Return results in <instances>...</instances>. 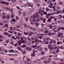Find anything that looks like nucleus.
<instances>
[{"instance_id":"obj_1","label":"nucleus","mask_w":64,"mask_h":64,"mask_svg":"<svg viewBox=\"0 0 64 64\" xmlns=\"http://www.w3.org/2000/svg\"><path fill=\"white\" fill-rule=\"evenodd\" d=\"M38 35H40V36H38V38L40 39H42V38L44 36V35H45V34H38Z\"/></svg>"},{"instance_id":"obj_2","label":"nucleus","mask_w":64,"mask_h":64,"mask_svg":"<svg viewBox=\"0 0 64 64\" xmlns=\"http://www.w3.org/2000/svg\"><path fill=\"white\" fill-rule=\"evenodd\" d=\"M0 3H2V4H5V5H9V3L8 2H6L5 1H1L0 2Z\"/></svg>"},{"instance_id":"obj_3","label":"nucleus","mask_w":64,"mask_h":64,"mask_svg":"<svg viewBox=\"0 0 64 64\" xmlns=\"http://www.w3.org/2000/svg\"><path fill=\"white\" fill-rule=\"evenodd\" d=\"M12 38L16 40L17 39L18 40L20 39V38H19V37L18 36H13Z\"/></svg>"},{"instance_id":"obj_4","label":"nucleus","mask_w":64,"mask_h":64,"mask_svg":"<svg viewBox=\"0 0 64 64\" xmlns=\"http://www.w3.org/2000/svg\"><path fill=\"white\" fill-rule=\"evenodd\" d=\"M30 21L32 22H33H33H35L36 21V19H34L33 18H32L31 16L30 18Z\"/></svg>"},{"instance_id":"obj_5","label":"nucleus","mask_w":64,"mask_h":64,"mask_svg":"<svg viewBox=\"0 0 64 64\" xmlns=\"http://www.w3.org/2000/svg\"><path fill=\"white\" fill-rule=\"evenodd\" d=\"M18 44L19 46H20L21 45V44H22V40H20L19 41L18 43Z\"/></svg>"},{"instance_id":"obj_6","label":"nucleus","mask_w":64,"mask_h":64,"mask_svg":"<svg viewBox=\"0 0 64 64\" xmlns=\"http://www.w3.org/2000/svg\"><path fill=\"white\" fill-rule=\"evenodd\" d=\"M45 35H46V36H47V35H48V36H51L52 35V34H51V33L50 32H49L48 34H45Z\"/></svg>"},{"instance_id":"obj_7","label":"nucleus","mask_w":64,"mask_h":64,"mask_svg":"<svg viewBox=\"0 0 64 64\" xmlns=\"http://www.w3.org/2000/svg\"><path fill=\"white\" fill-rule=\"evenodd\" d=\"M28 34L29 36H30L32 35V32H28Z\"/></svg>"},{"instance_id":"obj_8","label":"nucleus","mask_w":64,"mask_h":64,"mask_svg":"<svg viewBox=\"0 0 64 64\" xmlns=\"http://www.w3.org/2000/svg\"><path fill=\"white\" fill-rule=\"evenodd\" d=\"M33 10L34 9L33 8H30V11L29 12V13L30 14L31 13H32V12L33 11Z\"/></svg>"},{"instance_id":"obj_9","label":"nucleus","mask_w":64,"mask_h":64,"mask_svg":"<svg viewBox=\"0 0 64 64\" xmlns=\"http://www.w3.org/2000/svg\"><path fill=\"white\" fill-rule=\"evenodd\" d=\"M21 47L22 48H25L26 47V45L23 44L22 45Z\"/></svg>"},{"instance_id":"obj_10","label":"nucleus","mask_w":64,"mask_h":64,"mask_svg":"<svg viewBox=\"0 0 64 64\" xmlns=\"http://www.w3.org/2000/svg\"><path fill=\"white\" fill-rule=\"evenodd\" d=\"M53 28V26L52 25H50L49 26V28L50 29L52 30V28Z\"/></svg>"},{"instance_id":"obj_11","label":"nucleus","mask_w":64,"mask_h":64,"mask_svg":"<svg viewBox=\"0 0 64 64\" xmlns=\"http://www.w3.org/2000/svg\"><path fill=\"white\" fill-rule=\"evenodd\" d=\"M23 15H24V16H26V14H27V12L26 11H25L23 12Z\"/></svg>"},{"instance_id":"obj_12","label":"nucleus","mask_w":64,"mask_h":64,"mask_svg":"<svg viewBox=\"0 0 64 64\" xmlns=\"http://www.w3.org/2000/svg\"><path fill=\"white\" fill-rule=\"evenodd\" d=\"M39 48V50L40 51H41L42 50V47H41V46H40V48Z\"/></svg>"},{"instance_id":"obj_13","label":"nucleus","mask_w":64,"mask_h":64,"mask_svg":"<svg viewBox=\"0 0 64 64\" xmlns=\"http://www.w3.org/2000/svg\"><path fill=\"white\" fill-rule=\"evenodd\" d=\"M34 23L35 24V25H36V26H39V24L38 23L36 22H34Z\"/></svg>"},{"instance_id":"obj_14","label":"nucleus","mask_w":64,"mask_h":64,"mask_svg":"<svg viewBox=\"0 0 64 64\" xmlns=\"http://www.w3.org/2000/svg\"><path fill=\"white\" fill-rule=\"evenodd\" d=\"M53 31L54 32H56L57 31V30L56 29V28H54L53 29Z\"/></svg>"},{"instance_id":"obj_15","label":"nucleus","mask_w":64,"mask_h":64,"mask_svg":"<svg viewBox=\"0 0 64 64\" xmlns=\"http://www.w3.org/2000/svg\"><path fill=\"white\" fill-rule=\"evenodd\" d=\"M20 51H21L22 52H23L22 53V54H24L25 53H26V52H24L23 50H20Z\"/></svg>"},{"instance_id":"obj_16","label":"nucleus","mask_w":64,"mask_h":64,"mask_svg":"<svg viewBox=\"0 0 64 64\" xmlns=\"http://www.w3.org/2000/svg\"><path fill=\"white\" fill-rule=\"evenodd\" d=\"M32 35H37V32H32Z\"/></svg>"},{"instance_id":"obj_17","label":"nucleus","mask_w":64,"mask_h":64,"mask_svg":"<svg viewBox=\"0 0 64 64\" xmlns=\"http://www.w3.org/2000/svg\"><path fill=\"white\" fill-rule=\"evenodd\" d=\"M6 10H7V11H9L10 10V8H4Z\"/></svg>"},{"instance_id":"obj_18","label":"nucleus","mask_w":64,"mask_h":64,"mask_svg":"<svg viewBox=\"0 0 64 64\" xmlns=\"http://www.w3.org/2000/svg\"><path fill=\"white\" fill-rule=\"evenodd\" d=\"M10 44L12 45V46L14 45V42L13 41H11L10 42Z\"/></svg>"},{"instance_id":"obj_19","label":"nucleus","mask_w":64,"mask_h":64,"mask_svg":"<svg viewBox=\"0 0 64 64\" xmlns=\"http://www.w3.org/2000/svg\"><path fill=\"white\" fill-rule=\"evenodd\" d=\"M28 19H29V18L28 17H27V18H24V19L25 20H26V22H27L28 21Z\"/></svg>"},{"instance_id":"obj_20","label":"nucleus","mask_w":64,"mask_h":64,"mask_svg":"<svg viewBox=\"0 0 64 64\" xmlns=\"http://www.w3.org/2000/svg\"><path fill=\"white\" fill-rule=\"evenodd\" d=\"M30 29L32 30L33 31H35L36 29L35 28H30Z\"/></svg>"},{"instance_id":"obj_21","label":"nucleus","mask_w":64,"mask_h":64,"mask_svg":"<svg viewBox=\"0 0 64 64\" xmlns=\"http://www.w3.org/2000/svg\"><path fill=\"white\" fill-rule=\"evenodd\" d=\"M47 22H51V20L50 18H48V20H47Z\"/></svg>"},{"instance_id":"obj_22","label":"nucleus","mask_w":64,"mask_h":64,"mask_svg":"<svg viewBox=\"0 0 64 64\" xmlns=\"http://www.w3.org/2000/svg\"><path fill=\"white\" fill-rule=\"evenodd\" d=\"M31 17L34 19V18L36 17V16L35 15H33L32 16H31Z\"/></svg>"},{"instance_id":"obj_23","label":"nucleus","mask_w":64,"mask_h":64,"mask_svg":"<svg viewBox=\"0 0 64 64\" xmlns=\"http://www.w3.org/2000/svg\"><path fill=\"white\" fill-rule=\"evenodd\" d=\"M49 32V31L47 30H45L44 31L45 33H48Z\"/></svg>"},{"instance_id":"obj_24","label":"nucleus","mask_w":64,"mask_h":64,"mask_svg":"<svg viewBox=\"0 0 64 64\" xmlns=\"http://www.w3.org/2000/svg\"><path fill=\"white\" fill-rule=\"evenodd\" d=\"M61 36V34L60 33V32H59L58 34V35H57V36L58 37H60Z\"/></svg>"},{"instance_id":"obj_25","label":"nucleus","mask_w":64,"mask_h":64,"mask_svg":"<svg viewBox=\"0 0 64 64\" xmlns=\"http://www.w3.org/2000/svg\"><path fill=\"white\" fill-rule=\"evenodd\" d=\"M24 27L25 28H27V25L26 24H24Z\"/></svg>"},{"instance_id":"obj_26","label":"nucleus","mask_w":64,"mask_h":64,"mask_svg":"<svg viewBox=\"0 0 64 64\" xmlns=\"http://www.w3.org/2000/svg\"><path fill=\"white\" fill-rule=\"evenodd\" d=\"M53 19L54 18V16H50V18H49L51 20H52V19H53Z\"/></svg>"},{"instance_id":"obj_27","label":"nucleus","mask_w":64,"mask_h":64,"mask_svg":"<svg viewBox=\"0 0 64 64\" xmlns=\"http://www.w3.org/2000/svg\"><path fill=\"white\" fill-rule=\"evenodd\" d=\"M12 22H16V20L14 18H12Z\"/></svg>"},{"instance_id":"obj_28","label":"nucleus","mask_w":64,"mask_h":64,"mask_svg":"<svg viewBox=\"0 0 64 64\" xmlns=\"http://www.w3.org/2000/svg\"><path fill=\"white\" fill-rule=\"evenodd\" d=\"M10 52H11V53L13 52V53H14V51L13 50H10Z\"/></svg>"},{"instance_id":"obj_29","label":"nucleus","mask_w":64,"mask_h":64,"mask_svg":"<svg viewBox=\"0 0 64 64\" xmlns=\"http://www.w3.org/2000/svg\"><path fill=\"white\" fill-rule=\"evenodd\" d=\"M35 42L36 43H37V42H39V40H38L37 39H36L35 40Z\"/></svg>"},{"instance_id":"obj_30","label":"nucleus","mask_w":64,"mask_h":64,"mask_svg":"<svg viewBox=\"0 0 64 64\" xmlns=\"http://www.w3.org/2000/svg\"><path fill=\"white\" fill-rule=\"evenodd\" d=\"M29 63L30 64V63L29 62H25L24 63V64H29Z\"/></svg>"},{"instance_id":"obj_31","label":"nucleus","mask_w":64,"mask_h":64,"mask_svg":"<svg viewBox=\"0 0 64 64\" xmlns=\"http://www.w3.org/2000/svg\"><path fill=\"white\" fill-rule=\"evenodd\" d=\"M18 35L19 36H21V35H22V34H21L20 32H18Z\"/></svg>"},{"instance_id":"obj_32","label":"nucleus","mask_w":64,"mask_h":64,"mask_svg":"<svg viewBox=\"0 0 64 64\" xmlns=\"http://www.w3.org/2000/svg\"><path fill=\"white\" fill-rule=\"evenodd\" d=\"M25 49H26V50H27L28 51H29V48L28 47H26L25 48Z\"/></svg>"},{"instance_id":"obj_33","label":"nucleus","mask_w":64,"mask_h":64,"mask_svg":"<svg viewBox=\"0 0 64 64\" xmlns=\"http://www.w3.org/2000/svg\"><path fill=\"white\" fill-rule=\"evenodd\" d=\"M36 46V45H34L33 46H32V48H35L36 46Z\"/></svg>"},{"instance_id":"obj_34","label":"nucleus","mask_w":64,"mask_h":64,"mask_svg":"<svg viewBox=\"0 0 64 64\" xmlns=\"http://www.w3.org/2000/svg\"><path fill=\"white\" fill-rule=\"evenodd\" d=\"M46 19L44 18L43 20V23H45V21H46Z\"/></svg>"},{"instance_id":"obj_35","label":"nucleus","mask_w":64,"mask_h":64,"mask_svg":"<svg viewBox=\"0 0 64 64\" xmlns=\"http://www.w3.org/2000/svg\"><path fill=\"white\" fill-rule=\"evenodd\" d=\"M48 42L47 41H46L45 42V44H48Z\"/></svg>"},{"instance_id":"obj_36","label":"nucleus","mask_w":64,"mask_h":64,"mask_svg":"<svg viewBox=\"0 0 64 64\" xmlns=\"http://www.w3.org/2000/svg\"><path fill=\"white\" fill-rule=\"evenodd\" d=\"M11 56H17V55L16 54H11Z\"/></svg>"},{"instance_id":"obj_37","label":"nucleus","mask_w":64,"mask_h":64,"mask_svg":"<svg viewBox=\"0 0 64 64\" xmlns=\"http://www.w3.org/2000/svg\"><path fill=\"white\" fill-rule=\"evenodd\" d=\"M24 35H28V34L27 32H24Z\"/></svg>"},{"instance_id":"obj_38","label":"nucleus","mask_w":64,"mask_h":64,"mask_svg":"<svg viewBox=\"0 0 64 64\" xmlns=\"http://www.w3.org/2000/svg\"><path fill=\"white\" fill-rule=\"evenodd\" d=\"M46 17L48 19L49 18V15L48 14H47L46 15Z\"/></svg>"},{"instance_id":"obj_39","label":"nucleus","mask_w":64,"mask_h":64,"mask_svg":"<svg viewBox=\"0 0 64 64\" xmlns=\"http://www.w3.org/2000/svg\"><path fill=\"white\" fill-rule=\"evenodd\" d=\"M32 54L31 55L32 57H34V56H35V54Z\"/></svg>"},{"instance_id":"obj_40","label":"nucleus","mask_w":64,"mask_h":64,"mask_svg":"<svg viewBox=\"0 0 64 64\" xmlns=\"http://www.w3.org/2000/svg\"><path fill=\"white\" fill-rule=\"evenodd\" d=\"M10 18V16H8L6 17L7 19H9Z\"/></svg>"},{"instance_id":"obj_41","label":"nucleus","mask_w":64,"mask_h":64,"mask_svg":"<svg viewBox=\"0 0 64 64\" xmlns=\"http://www.w3.org/2000/svg\"><path fill=\"white\" fill-rule=\"evenodd\" d=\"M27 38L28 39V40H29V41H30V42H31V41H32V40H30V38Z\"/></svg>"},{"instance_id":"obj_42","label":"nucleus","mask_w":64,"mask_h":64,"mask_svg":"<svg viewBox=\"0 0 64 64\" xmlns=\"http://www.w3.org/2000/svg\"><path fill=\"white\" fill-rule=\"evenodd\" d=\"M8 32H9V33H11V34H12V33H13V32L11 31H8Z\"/></svg>"},{"instance_id":"obj_43","label":"nucleus","mask_w":64,"mask_h":64,"mask_svg":"<svg viewBox=\"0 0 64 64\" xmlns=\"http://www.w3.org/2000/svg\"><path fill=\"white\" fill-rule=\"evenodd\" d=\"M44 15H46L47 14V12H44Z\"/></svg>"},{"instance_id":"obj_44","label":"nucleus","mask_w":64,"mask_h":64,"mask_svg":"<svg viewBox=\"0 0 64 64\" xmlns=\"http://www.w3.org/2000/svg\"><path fill=\"white\" fill-rule=\"evenodd\" d=\"M63 3L62 2H58V4H62Z\"/></svg>"},{"instance_id":"obj_45","label":"nucleus","mask_w":64,"mask_h":64,"mask_svg":"<svg viewBox=\"0 0 64 64\" xmlns=\"http://www.w3.org/2000/svg\"><path fill=\"white\" fill-rule=\"evenodd\" d=\"M34 50L36 52H38V50L37 48H35Z\"/></svg>"},{"instance_id":"obj_46","label":"nucleus","mask_w":64,"mask_h":64,"mask_svg":"<svg viewBox=\"0 0 64 64\" xmlns=\"http://www.w3.org/2000/svg\"><path fill=\"white\" fill-rule=\"evenodd\" d=\"M36 17L37 18H39V15H36Z\"/></svg>"},{"instance_id":"obj_47","label":"nucleus","mask_w":64,"mask_h":64,"mask_svg":"<svg viewBox=\"0 0 64 64\" xmlns=\"http://www.w3.org/2000/svg\"><path fill=\"white\" fill-rule=\"evenodd\" d=\"M10 12H11V13L13 12V10H12V9H11L10 8Z\"/></svg>"},{"instance_id":"obj_48","label":"nucleus","mask_w":64,"mask_h":64,"mask_svg":"<svg viewBox=\"0 0 64 64\" xmlns=\"http://www.w3.org/2000/svg\"><path fill=\"white\" fill-rule=\"evenodd\" d=\"M53 48L52 46H51L50 48H49V49L50 50H52L53 49Z\"/></svg>"},{"instance_id":"obj_49","label":"nucleus","mask_w":64,"mask_h":64,"mask_svg":"<svg viewBox=\"0 0 64 64\" xmlns=\"http://www.w3.org/2000/svg\"><path fill=\"white\" fill-rule=\"evenodd\" d=\"M46 11H48V10H49V8H46Z\"/></svg>"},{"instance_id":"obj_50","label":"nucleus","mask_w":64,"mask_h":64,"mask_svg":"<svg viewBox=\"0 0 64 64\" xmlns=\"http://www.w3.org/2000/svg\"><path fill=\"white\" fill-rule=\"evenodd\" d=\"M28 4H26L25 5H24V7H27L28 6Z\"/></svg>"},{"instance_id":"obj_51","label":"nucleus","mask_w":64,"mask_h":64,"mask_svg":"<svg viewBox=\"0 0 64 64\" xmlns=\"http://www.w3.org/2000/svg\"><path fill=\"white\" fill-rule=\"evenodd\" d=\"M44 52H41V55H43V54H44Z\"/></svg>"},{"instance_id":"obj_52","label":"nucleus","mask_w":64,"mask_h":64,"mask_svg":"<svg viewBox=\"0 0 64 64\" xmlns=\"http://www.w3.org/2000/svg\"><path fill=\"white\" fill-rule=\"evenodd\" d=\"M58 30H59L60 31V30L61 29V28L60 27H59L58 28Z\"/></svg>"},{"instance_id":"obj_53","label":"nucleus","mask_w":64,"mask_h":64,"mask_svg":"<svg viewBox=\"0 0 64 64\" xmlns=\"http://www.w3.org/2000/svg\"><path fill=\"white\" fill-rule=\"evenodd\" d=\"M62 61V62H64V59L62 58L60 60V62H61Z\"/></svg>"},{"instance_id":"obj_54","label":"nucleus","mask_w":64,"mask_h":64,"mask_svg":"<svg viewBox=\"0 0 64 64\" xmlns=\"http://www.w3.org/2000/svg\"><path fill=\"white\" fill-rule=\"evenodd\" d=\"M22 42L23 44L25 43V41H24V40H22Z\"/></svg>"},{"instance_id":"obj_55","label":"nucleus","mask_w":64,"mask_h":64,"mask_svg":"<svg viewBox=\"0 0 64 64\" xmlns=\"http://www.w3.org/2000/svg\"><path fill=\"white\" fill-rule=\"evenodd\" d=\"M52 63H53V64H56V63H56V62H55L54 61H53L52 62Z\"/></svg>"},{"instance_id":"obj_56","label":"nucleus","mask_w":64,"mask_h":64,"mask_svg":"<svg viewBox=\"0 0 64 64\" xmlns=\"http://www.w3.org/2000/svg\"><path fill=\"white\" fill-rule=\"evenodd\" d=\"M18 49L19 50H21V48L20 47H18Z\"/></svg>"},{"instance_id":"obj_57","label":"nucleus","mask_w":64,"mask_h":64,"mask_svg":"<svg viewBox=\"0 0 64 64\" xmlns=\"http://www.w3.org/2000/svg\"><path fill=\"white\" fill-rule=\"evenodd\" d=\"M8 26V25H7V24H6L5 25L4 27H7Z\"/></svg>"},{"instance_id":"obj_58","label":"nucleus","mask_w":64,"mask_h":64,"mask_svg":"<svg viewBox=\"0 0 64 64\" xmlns=\"http://www.w3.org/2000/svg\"><path fill=\"white\" fill-rule=\"evenodd\" d=\"M4 34L5 35H6V36L8 35V33L6 32H5Z\"/></svg>"},{"instance_id":"obj_59","label":"nucleus","mask_w":64,"mask_h":64,"mask_svg":"<svg viewBox=\"0 0 64 64\" xmlns=\"http://www.w3.org/2000/svg\"><path fill=\"white\" fill-rule=\"evenodd\" d=\"M33 62L34 63H37V60H35Z\"/></svg>"},{"instance_id":"obj_60","label":"nucleus","mask_w":64,"mask_h":64,"mask_svg":"<svg viewBox=\"0 0 64 64\" xmlns=\"http://www.w3.org/2000/svg\"><path fill=\"white\" fill-rule=\"evenodd\" d=\"M6 18V16H2V18H4V19H5Z\"/></svg>"},{"instance_id":"obj_61","label":"nucleus","mask_w":64,"mask_h":64,"mask_svg":"<svg viewBox=\"0 0 64 64\" xmlns=\"http://www.w3.org/2000/svg\"><path fill=\"white\" fill-rule=\"evenodd\" d=\"M44 57H45V56H44L42 58H41V60H44Z\"/></svg>"},{"instance_id":"obj_62","label":"nucleus","mask_w":64,"mask_h":64,"mask_svg":"<svg viewBox=\"0 0 64 64\" xmlns=\"http://www.w3.org/2000/svg\"><path fill=\"white\" fill-rule=\"evenodd\" d=\"M14 46H17V43L15 44H14Z\"/></svg>"},{"instance_id":"obj_63","label":"nucleus","mask_w":64,"mask_h":64,"mask_svg":"<svg viewBox=\"0 0 64 64\" xmlns=\"http://www.w3.org/2000/svg\"><path fill=\"white\" fill-rule=\"evenodd\" d=\"M61 29H62V30H64V27H62L61 28Z\"/></svg>"},{"instance_id":"obj_64","label":"nucleus","mask_w":64,"mask_h":64,"mask_svg":"<svg viewBox=\"0 0 64 64\" xmlns=\"http://www.w3.org/2000/svg\"><path fill=\"white\" fill-rule=\"evenodd\" d=\"M35 4L36 5H37L38 4V2H35Z\"/></svg>"}]
</instances>
